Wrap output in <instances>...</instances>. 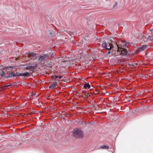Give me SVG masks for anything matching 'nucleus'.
Listing matches in <instances>:
<instances>
[{
  "instance_id": "obj_1",
  "label": "nucleus",
  "mask_w": 153,
  "mask_h": 153,
  "mask_svg": "<svg viewBox=\"0 0 153 153\" xmlns=\"http://www.w3.org/2000/svg\"><path fill=\"white\" fill-rule=\"evenodd\" d=\"M48 55L46 54H41L39 55L38 58V62L35 64H30L27 63L23 65V66H26V67H32L36 66H42V62L45 61L49 58ZM44 66V65H43Z\"/></svg>"
},
{
  "instance_id": "obj_2",
  "label": "nucleus",
  "mask_w": 153,
  "mask_h": 153,
  "mask_svg": "<svg viewBox=\"0 0 153 153\" xmlns=\"http://www.w3.org/2000/svg\"><path fill=\"white\" fill-rule=\"evenodd\" d=\"M35 68H26L29 71H27L26 72L24 73H20L16 72V73L11 72L9 74V77H12L16 76V75L18 76H23L24 77H28L30 74L32 73L35 69Z\"/></svg>"
},
{
  "instance_id": "obj_3",
  "label": "nucleus",
  "mask_w": 153,
  "mask_h": 153,
  "mask_svg": "<svg viewBox=\"0 0 153 153\" xmlns=\"http://www.w3.org/2000/svg\"><path fill=\"white\" fill-rule=\"evenodd\" d=\"M58 60L60 61L61 62H63L64 64H66V62H67V65H65L67 66H68L69 65H71V64H72L71 62L76 61V60H75L74 58L73 59L71 57L67 58L66 57L64 58L63 57H62V59H59ZM64 65H65V64Z\"/></svg>"
},
{
  "instance_id": "obj_4",
  "label": "nucleus",
  "mask_w": 153,
  "mask_h": 153,
  "mask_svg": "<svg viewBox=\"0 0 153 153\" xmlns=\"http://www.w3.org/2000/svg\"><path fill=\"white\" fill-rule=\"evenodd\" d=\"M73 135L76 137H81L83 136V133L80 129L75 128L73 130Z\"/></svg>"
},
{
  "instance_id": "obj_5",
  "label": "nucleus",
  "mask_w": 153,
  "mask_h": 153,
  "mask_svg": "<svg viewBox=\"0 0 153 153\" xmlns=\"http://www.w3.org/2000/svg\"><path fill=\"white\" fill-rule=\"evenodd\" d=\"M102 47L108 50H109L112 48L114 46L111 43L106 42L105 41H103L102 45Z\"/></svg>"
},
{
  "instance_id": "obj_6",
  "label": "nucleus",
  "mask_w": 153,
  "mask_h": 153,
  "mask_svg": "<svg viewBox=\"0 0 153 153\" xmlns=\"http://www.w3.org/2000/svg\"><path fill=\"white\" fill-rule=\"evenodd\" d=\"M25 56L30 58L33 59H36L37 58L36 54L34 53L33 52H27L26 53Z\"/></svg>"
},
{
  "instance_id": "obj_7",
  "label": "nucleus",
  "mask_w": 153,
  "mask_h": 153,
  "mask_svg": "<svg viewBox=\"0 0 153 153\" xmlns=\"http://www.w3.org/2000/svg\"><path fill=\"white\" fill-rule=\"evenodd\" d=\"M116 45L118 47V51H121V53L122 55H126L128 54V52L126 49L122 47L120 48L117 43H116Z\"/></svg>"
},
{
  "instance_id": "obj_8",
  "label": "nucleus",
  "mask_w": 153,
  "mask_h": 153,
  "mask_svg": "<svg viewBox=\"0 0 153 153\" xmlns=\"http://www.w3.org/2000/svg\"><path fill=\"white\" fill-rule=\"evenodd\" d=\"M58 87V84L56 82H53V83L49 85V88L52 89H55L56 87Z\"/></svg>"
},
{
  "instance_id": "obj_9",
  "label": "nucleus",
  "mask_w": 153,
  "mask_h": 153,
  "mask_svg": "<svg viewBox=\"0 0 153 153\" xmlns=\"http://www.w3.org/2000/svg\"><path fill=\"white\" fill-rule=\"evenodd\" d=\"M151 38V37H150L149 36V37H146L144 36H143L141 39V40L142 41H143L144 42H146L149 39H150Z\"/></svg>"
},
{
  "instance_id": "obj_10",
  "label": "nucleus",
  "mask_w": 153,
  "mask_h": 153,
  "mask_svg": "<svg viewBox=\"0 0 153 153\" xmlns=\"http://www.w3.org/2000/svg\"><path fill=\"white\" fill-rule=\"evenodd\" d=\"M146 45H143L141 47L139 48L138 51H141L144 50L146 48Z\"/></svg>"
},
{
  "instance_id": "obj_11",
  "label": "nucleus",
  "mask_w": 153,
  "mask_h": 153,
  "mask_svg": "<svg viewBox=\"0 0 153 153\" xmlns=\"http://www.w3.org/2000/svg\"><path fill=\"white\" fill-rule=\"evenodd\" d=\"M87 87L88 88H90L91 87L89 83H85L84 85V88L86 89Z\"/></svg>"
},
{
  "instance_id": "obj_12",
  "label": "nucleus",
  "mask_w": 153,
  "mask_h": 153,
  "mask_svg": "<svg viewBox=\"0 0 153 153\" xmlns=\"http://www.w3.org/2000/svg\"><path fill=\"white\" fill-rule=\"evenodd\" d=\"M137 65H138V64H136V63L131 64H130L127 65H126V67H127L128 66H136Z\"/></svg>"
},
{
  "instance_id": "obj_13",
  "label": "nucleus",
  "mask_w": 153,
  "mask_h": 153,
  "mask_svg": "<svg viewBox=\"0 0 153 153\" xmlns=\"http://www.w3.org/2000/svg\"><path fill=\"white\" fill-rule=\"evenodd\" d=\"M101 148L103 149H108V146H105V145L102 146H101Z\"/></svg>"
},
{
  "instance_id": "obj_14",
  "label": "nucleus",
  "mask_w": 153,
  "mask_h": 153,
  "mask_svg": "<svg viewBox=\"0 0 153 153\" xmlns=\"http://www.w3.org/2000/svg\"><path fill=\"white\" fill-rule=\"evenodd\" d=\"M54 36V34L52 32H49V36L51 37H52Z\"/></svg>"
},
{
  "instance_id": "obj_15",
  "label": "nucleus",
  "mask_w": 153,
  "mask_h": 153,
  "mask_svg": "<svg viewBox=\"0 0 153 153\" xmlns=\"http://www.w3.org/2000/svg\"><path fill=\"white\" fill-rule=\"evenodd\" d=\"M53 73H61V71H60V70H58V71L56 70V71H53Z\"/></svg>"
},
{
  "instance_id": "obj_16",
  "label": "nucleus",
  "mask_w": 153,
  "mask_h": 153,
  "mask_svg": "<svg viewBox=\"0 0 153 153\" xmlns=\"http://www.w3.org/2000/svg\"><path fill=\"white\" fill-rule=\"evenodd\" d=\"M52 79L53 80H54L55 79L57 78L58 77V76L57 75H55L54 76H52Z\"/></svg>"
},
{
  "instance_id": "obj_17",
  "label": "nucleus",
  "mask_w": 153,
  "mask_h": 153,
  "mask_svg": "<svg viewBox=\"0 0 153 153\" xmlns=\"http://www.w3.org/2000/svg\"><path fill=\"white\" fill-rule=\"evenodd\" d=\"M10 86V85H5L4 86H2V89H4L6 88L9 87Z\"/></svg>"
},
{
  "instance_id": "obj_18",
  "label": "nucleus",
  "mask_w": 153,
  "mask_h": 153,
  "mask_svg": "<svg viewBox=\"0 0 153 153\" xmlns=\"http://www.w3.org/2000/svg\"><path fill=\"white\" fill-rule=\"evenodd\" d=\"M85 95L87 97H88L90 96V95H89V93H85Z\"/></svg>"
},
{
  "instance_id": "obj_19",
  "label": "nucleus",
  "mask_w": 153,
  "mask_h": 153,
  "mask_svg": "<svg viewBox=\"0 0 153 153\" xmlns=\"http://www.w3.org/2000/svg\"><path fill=\"white\" fill-rule=\"evenodd\" d=\"M93 59L94 61H95L96 59V57H92L90 59V60H92Z\"/></svg>"
},
{
  "instance_id": "obj_20",
  "label": "nucleus",
  "mask_w": 153,
  "mask_h": 153,
  "mask_svg": "<svg viewBox=\"0 0 153 153\" xmlns=\"http://www.w3.org/2000/svg\"><path fill=\"white\" fill-rule=\"evenodd\" d=\"M121 68H119L117 71V72L118 73L119 72L121 71Z\"/></svg>"
},
{
  "instance_id": "obj_21",
  "label": "nucleus",
  "mask_w": 153,
  "mask_h": 153,
  "mask_svg": "<svg viewBox=\"0 0 153 153\" xmlns=\"http://www.w3.org/2000/svg\"><path fill=\"white\" fill-rule=\"evenodd\" d=\"M4 71H2L1 74V76H3L4 74Z\"/></svg>"
},
{
  "instance_id": "obj_22",
  "label": "nucleus",
  "mask_w": 153,
  "mask_h": 153,
  "mask_svg": "<svg viewBox=\"0 0 153 153\" xmlns=\"http://www.w3.org/2000/svg\"><path fill=\"white\" fill-rule=\"evenodd\" d=\"M36 94V93H33L32 94L31 96H35Z\"/></svg>"
},
{
  "instance_id": "obj_23",
  "label": "nucleus",
  "mask_w": 153,
  "mask_h": 153,
  "mask_svg": "<svg viewBox=\"0 0 153 153\" xmlns=\"http://www.w3.org/2000/svg\"><path fill=\"white\" fill-rule=\"evenodd\" d=\"M126 44H125L123 46H122V47H122V48H124V47H125L126 46Z\"/></svg>"
},
{
  "instance_id": "obj_24",
  "label": "nucleus",
  "mask_w": 153,
  "mask_h": 153,
  "mask_svg": "<svg viewBox=\"0 0 153 153\" xmlns=\"http://www.w3.org/2000/svg\"><path fill=\"white\" fill-rule=\"evenodd\" d=\"M124 68H121V72H123V69Z\"/></svg>"
},
{
  "instance_id": "obj_25",
  "label": "nucleus",
  "mask_w": 153,
  "mask_h": 153,
  "mask_svg": "<svg viewBox=\"0 0 153 153\" xmlns=\"http://www.w3.org/2000/svg\"><path fill=\"white\" fill-rule=\"evenodd\" d=\"M111 51L109 50H108V52H107L108 54H110V53Z\"/></svg>"
},
{
  "instance_id": "obj_26",
  "label": "nucleus",
  "mask_w": 153,
  "mask_h": 153,
  "mask_svg": "<svg viewBox=\"0 0 153 153\" xmlns=\"http://www.w3.org/2000/svg\"><path fill=\"white\" fill-rule=\"evenodd\" d=\"M62 77V76H59V79H60Z\"/></svg>"
},
{
  "instance_id": "obj_27",
  "label": "nucleus",
  "mask_w": 153,
  "mask_h": 153,
  "mask_svg": "<svg viewBox=\"0 0 153 153\" xmlns=\"http://www.w3.org/2000/svg\"><path fill=\"white\" fill-rule=\"evenodd\" d=\"M80 59H82V58L81 57H80Z\"/></svg>"
},
{
  "instance_id": "obj_28",
  "label": "nucleus",
  "mask_w": 153,
  "mask_h": 153,
  "mask_svg": "<svg viewBox=\"0 0 153 153\" xmlns=\"http://www.w3.org/2000/svg\"><path fill=\"white\" fill-rule=\"evenodd\" d=\"M152 76H153V71L152 72Z\"/></svg>"
},
{
  "instance_id": "obj_29",
  "label": "nucleus",
  "mask_w": 153,
  "mask_h": 153,
  "mask_svg": "<svg viewBox=\"0 0 153 153\" xmlns=\"http://www.w3.org/2000/svg\"><path fill=\"white\" fill-rule=\"evenodd\" d=\"M7 67H9L8 66H7ZM9 67H13V66H10Z\"/></svg>"
},
{
  "instance_id": "obj_30",
  "label": "nucleus",
  "mask_w": 153,
  "mask_h": 153,
  "mask_svg": "<svg viewBox=\"0 0 153 153\" xmlns=\"http://www.w3.org/2000/svg\"><path fill=\"white\" fill-rule=\"evenodd\" d=\"M110 40L111 42H112V41L111 40V39H110Z\"/></svg>"
},
{
  "instance_id": "obj_31",
  "label": "nucleus",
  "mask_w": 153,
  "mask_h": 153,
  "mask_svg": "<svg viewBox=\"0 0 153 153\" xmlns=\"http://www.w3.org/2000/svg\"><path fill=\"white\" fill-rule=\"evenodd\" d=\"M79 69H81V68H79Z\"/></svg>"
},
{
  "instance_id": "obj_32",
  "label": "nucleus",
  "mask_w": 153,
  "mask_h": 153,
  "mask_svg": "<svg viewBox=\"0 0 153 153\" xmlns=\"http://www.w3.org/2000/svg\"><path fill=\"white\" fill-rule=\"evenodd\" d=\"M152 38L153 39V36H152Z\"/></svg>"
},
{
  "instance_id": "obj_33",
  "label": "nucleus",
  "mask_w": 153,
  "mask_h": 153,
  "mask_svg": "<svg viewBox=\"0 0 153 153\" xmlns=\"http://www.w3.org/2000/svg\"><path fill=\"white\" fill-rule=\"evenodd\" d=\"M117 3H116V5H117Z\"/></svg>"
},
{
  "instance_id": "obj_34",
  "label": "nucleus",
  "mask_w": 153,
  "mask_h": 153,
  "mask_svg": "<svg viewBox=\"0 0 153 153\" xmlns=\"http://www.w3.org/2000/svg\"><path fill=\"white\" fill-rule=\"evenodd\" d=\"M127 43H129V42H127Z\"/></svg>"
}]
</instances>
